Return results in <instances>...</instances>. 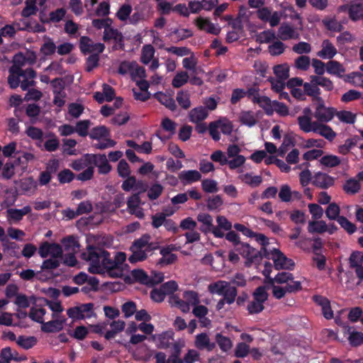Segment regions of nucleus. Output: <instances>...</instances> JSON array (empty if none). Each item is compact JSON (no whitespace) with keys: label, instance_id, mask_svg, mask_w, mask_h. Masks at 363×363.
<instances>
[{"label":"nucleus","instance_id":"f257e3e1","mask_svg":"<svg viewBox=\"0 0 363 363\" xmlns=\"http://www.w3.org/2000/svg\"><path fill=\"white\" fill-rule=\"evenodd\" d=\"M81 258L89 262L88 268L89 273L101 274L106 270L110 277H121V272H116V267L113 266L114 261L110 257V253L100 247L89 245L86 247V251L81 254Z\"/></svg>","mask_w":363,"mask_h":363},{"label":"nucleus","instance_id":"f03ea898","mask_svg":"<svg viewBox=\"0 0 363 363\" xmlns=\"http://www.w3.org/2000/svg\"><path fill=\"white\" fill-rule=\"evenodd\" d=\"M235 250L244 258L246 259L245 266L250 267L252 263L260 262V252L249 244L241 242Z\"/></svg>","mask_w":363,"mask_h":363},{"label":"nucleus","instance_id":"7ed1b4c3","mask_svg":"<svg viewBox=\"0 0 363 363\" xmlns=\"http://www.w3.org/2000/svg\"><path fill=\"white\" fill-rule=\"evenodd\" d=\"M86 158L88 163L98 167L100 174H107L112 169L105 154H86Z\"/></svg>","mask_w":363,"mask_h":363},{"label":"nucleus","instance_id":"20e7f679","mask_svg":"<svg viewBox=\"0 0 363 363\" xmlns=\"http://www.w3.org/2000/svg\"><path fill=\"white\" fill-rule=\"evenodd\" d=\"M271 259L274 262L276 269L293 270L295 266L294 262L286 257L279 250L274 248L272 250Z\"/></svg>","mask_w":363,"mask_h":363},{"label":"nucleus","instance_id":"39448f33","mask_svg":"<svg viewBox=\"0 0 363 363\" xmlns=\"http://www.w3.org/2000/svg\"><path fill=\"white\" fill-rule=\"evenodd\" d=\"M51 84L53 86V104L57 107H62L65 105V93L63 91L64 86L62 84V79L55 78L51 82Z\"/></svg>","mask_w":363,"mask_h":363},{"label":"nucleus","instance_id":"423d86ee","mask_svg":"<svg viewBox=\"0 0 363 363\" xmlns=\"http://www.w3.org/2000/svg\"><path fill=\"white\" fill-rule=\"evenodd\" d=\"M312 184L320 189H327L334 185L335 179L326 173L318 172L314 174Z\"/></svg>","mask_w":363,"mask_h":363},{"label":"nucleus","instance_id":"0eeeda50","mask_svg":"<svg viewBox=\"0 0 363 363\" xmlns=\"http://www.w3.org/2000/svg\"><path fill=\"white\" fill-rule=\"evenodd\" d=\"M194 346L199 350L212 352L216 347V343L211 341L207 333H201L196 335Z\"/></svg>","mask_w":363,"mask_h":363},{"label":"nucleus","instance_id":"6e6552de","mask_svg":"<svg viewBox=\"0 0 363 363\" xmlns=\"http://www.w3.org/2000/svg\"><path fill=\"white\" fill-rule=\"evenodd\" d=\"M54 320L48 322L42 323L41 330L44 333H52L60 332L63 329V325L66 322L65 317L53 318Z\"/></svg>","mask_w":363,"mask_h":363},{"label":"nucleus","instance_id":"1a4fd4ad","mask_svg":"<svg viewBox=\"0 0 363 363\" xmlns=\"http://www.w3.org/2000/svg\"><path fill=\"white\" fill-rule=\"evenodd\" d=\"M178 177L184 185H186L200 181L201 174L195 169L184 170L179 174Z\"/></svg>","mask_w":363,"mask_h":363},{"label":"nucleus","instance_id":"9d476101","mask_svg":"<svg viewBox=\"0 0 363 363\" xmlns=\"http://www.w3.org/2000/svg\"><path fill=\"white\" fill-rule=\"evenodd\" d=\"M174 332L167 330L158 335L157 337L153 336L155 340L157 341V347L159 349L166 350L171 345V341L174 340Z\"/></svg>","mask_w":363,"mask_h":363},{"label":"nucleus","instance_id":"9b49d317","mask_svg":"<svg viewBox=\"0 0 363 363\" xmlns=\"http://www.w3.org/2000/svg\"><path fill=\"white\" fill-rule=\"evenodd\" d=\"M313 299L317 304L322 307L323 316L326 319L330 320L333 318V311L330 307V302L326 297L315 295L313 296Z\"/></svg>","mask_w":363,"mask_h":363},{"label":"nucleus","instance_id":"f8f14e48","mask_svg":"<svg viewBox=\"0 0 363 363\" xmlns=\"http://www.w3.org/2000/svg\"><path fill=\"white\" fill-rule=\"evenodd\" d=\"M363 14V2L361 0H355L350 4V11L348 16L350 19L356 22L362 18Z\"/></svg>","mask_w":363,"mask_h":363},{"label":"nucleus","instance_id":"ddd939ff","mask_svg":"<svg viewBox=\"0 0 363 363\" xmlns=\"http://www.w3.org/2000/svg\"><path fill=\"white\" fill-rule=\"evenodd\" d=\"M337 51L333 43L328 40L325 39L322 43V49L318 51L317 55L323 59H332Z\"/></svg>","mask_w":363,"mask_h":363},{"label":"nucleus","instance_id":"4468645a","mask_svg":"<svg viewBox=\"0 0 363 363\" xmlns=\"http://www.w3.org/2000/svg\"><path fill=\"white\" fill-rule=\"evenodd\" d=\"M279 36L282 40H287L289 39H298L299 33L290 25L287 23H283L279 27Z\"/></svg>","mask_w":363,"mask_h":363},{"label":"nucleus","instance_id":"2eb2a0df","mask_svg":"<svg viewBox=\"0 0 363 363\" xmlns=\"http://www.w3.org/2000/svg\"><path fill=\"white\" fill-rule=\"evenodd\" d=\"M335 112L334 108L324 106L323 108L315 111L314 117L320 123H327L333 118Z\"/></svg>","mask_w":363,"mask_h":363},{"label":"nucleus","instance_id":"dca6fc26","mask_svg":"<svg viewBox=\"0 0 363 363\" xmlns=\"http://www.w3.org/2000/svg\"><path fill=\"white\" fill-rule=\"evenodd\" d=\"M154 97L166 108L172 111L177 110V104L173 97L162 91H158L155 94Z\"/></svg>","mask_w":363,"mask_h":363},{"label":"nucleus","instance_id":"f3484780","mask_svg":"<svg viewBox=\"0 0 363 363\" xmlns=\"http://www.w3.org/2000/svg\"><path fill=\"white\" fill-rule=\"evenodd\" d=\"M8 84L12 89H16L21 82L20 77H22V69L16 67H10L9 69Z\"/></svg>","mask_w":363,"mask_h":363},{"label":"nucleus","instance_id":"a211bd4d","mask_svg":"<svg viewBox=\"0 0 363 363\" xmlns=\"http://www.w3.org/2000/svg\"><path fill=\"white\" fill-rule=\"evenodd\" d=\"M208 116L207 109L201 106L191 109L189 113V121L194 123H198L205 120Z\"/></svg>","mask_w":363,"mask_h":363},{"label":"nucleus","instance_id":"6ab92c4d","mask_svg":"<svg viewBox=\"0 0 363 363\" xmlns=\"http://www.w3.org/2000/svg\"><path fill=\"white\" fill-rule=\"evenodd\" d=\"M345 68L338 61L330 60L326 64V72L332 75H335L339 78H342L345 72Z\"/></svg>","mask_w":363,"mask_h":363},{"label":"nucleus","instance_id":"aec40b11","mask_svg":"<svg viewBox=\"0 0 363 363\" xmlns=\"http://www.w3.org/2000/svg\"><path fill=\"white\" fill-rule=\"evenodd\" d=\"M104 40L107 41L109 40H114L116 43H117L121 49L124 47V38L121 32H119L117 29H114L110 28L108 29H106L104 33Z\"/></svg>","mask_w":363,"mask_h":363},{"label":"nucleus","instance_id":"412c9836","mask_svg":"<svg viewBox=\"0 0 363 363\" xmlns=\"http://www.w3.org/2000/svg\"><path fill=\"white\" fill-rule=\"evenodd\" d=\"M196 26L200 30H206L207 33L213 35H218L220 31V28H216L208 19L201 17L196 19Z\"/></svg>","mask_w":363,"mask_h":363},{"label":"nucleus","instance_id":"4be33fe9","mask_svg":"<svg viewBox=\"0 0 363 363\" xmlns=\"http://www.w3.org/2000/svg\"><path fill=\"white\" fill-rule=\"evenodd\" d=\"M252 102L254 104H257L261 108L264 110L265 113L267 116H272L274 113V110L272 108V103L270 99L267 96H255L252 99Z\"/></svg>","mask_w":363,"mask_h":363},{"label":"nucleus","instance_id":"5701e85b","mask_svg":"<svg viewBox=\"0 0 363 363\" xmlns=\"http://www.w3.org/2000/svg\"><path fill=\"white\" fill-rule=\"evenodd\" d=\"M310 78V82H304L303 87L304 89L305 95H307L313 99L317 95H320L321 91L318 87V84L314 82L315 75L311 76Z\"/></svg>","mask_w":363,"mask_h":363},{"label":"nucleus","instance_id":"b1692460","mask_svg":"<svg viewBox=\"0 0 363 363\" xmlns=\"http://www.w3.org/2000/svg\"><path fill=\"white\" fill-rule=\"evenodd\" d=\"M89 135L91 139L99 140L101 138H109L111 133L105 125H99L93 128Z\"/></svg>","mask_w":363,"mask_h":363},{"label":"nucleus","instance_id":"393cba45","mask_svg":"<svg viewBox=\"0 0 363 363\" xmlns=\"http://www.w3.org/2000/svg\"><path fill=\"white\" fill-rule=\"evenodd\" d=\"M239 179L245 184L252 188L259 186L263 182V179L260 175L252 176V173H245L240 175Z\"/></svg>","mask_w":363,"mask_h":363},{"label":"nucleus","instance_id":"a878e982","mask_svg":"<svg viewBox=\"0 0 363 363\" xmlns=\"http://www.w3.org/2000/svg\"><path fill=\"white\" fill-rule=\"evenodd\" d=\"M347 333L349 335L348 340L353 347H357L363 344V333L352 330V328L347 326Z\"/></svg>","mask_w":363,"mask_h":363},{"label":"nucleus","instance_id":"bb28decb","mask_svg":"<svg viewBox=\"0 0 363 363\" xmlns=\"http://www.w3.org/2000/svg\"><path fill=\"white\" fill-rule=\"evenodd\" d=\"M19 276L25 281H31L35 277L36 279L40 281H45L48 279V277L41 272V271H38L35 273L34 270L30 269L21 271Z\"/></svg>","mask_w":363,"mask_h":363},{"label":"nucleus","instance_id":"cd10ccee","mask_svg":"<svg viewBox=\"0 0 363 363\" xmlns=\"http://www.w3.org/2000/svg\"><path fill=\"white\" fill-rule=\"evenodd\" d=\"M155 52V50L152 45H145L141 51L140 62L144 65H148L153 59Z\"/></svg>","mask_w":363,"mask_h":363},{"label":"nucleus","instance_id":"c85d7f7f","mask_svg":"<svg viewBox=\"0 0 363 363\" xmlns=\"http://www.w3.org/2000/svg\"><path fill=\"white\" fill-rule=\"evenodd\" d=\"M215 340L220 350L223 352H228L233 347L232 340L221 333H216Z\"/></svg>","mask_w":363,"mask_h":363},{"label":"nucleus","instance_id":"c756f323","mask_svg":"<svg viewBox=\"0 0 363 363\" xmlns=\"http://www.w3.org/2000/svg\"><path fill=\"white\" fill-rule=\"evenodd\" d=\"M328 230V225L324 220L309 221L308 231L310 233H323Z\"/></svg>","mask_w":363,"mask_h":363},{"label":"nucleus","instance_id":"7c9ffc66","mask_svg":"<svg viewBox=\"0 0 363 363\" xmlns=\"http://www.w3.org/2000/svg\"><path fill=\"white\" fill-rule=\"evenodd\" d=\"M61 242L65 251L75 252L79 247V243L73 235L63 238Z\"/></svg>","mask_w":363,"mask_h":363},{"label":"nucleus","instance_id":"2f4dec72","mask_svg":"<svg viewBox=\"0 0 363 363\" xmlns=\"http://www.w3.org/2000/svg\"><path fill=\"white\" fill-rule=\"evenodd\" d=\"M361 189L359 182L355 179L351 178L346 181L343 186V190L350 194H355Z\"/></svg>","mask_w":363,"mask_h":363},{"label":"nucleus","instance_id":"473e14b6","mask_svg":"<svg viewBox=\"0 0 363 363\" xmlns=\"http://www.w3.org/2000/svg\"><path fill=\"white\" fill-rule=\"evenodd\" d=\"M16 342L21 347L25 350H29L37 344V339L33 336L26 337L20 335Z\"/></svg>","mask_w":363,"mask_h":363},{"label":"nucleus","instance_id":"72a5a7b5","mask_svg":"<svg viewBox=\"0 0 363 363\" xmlns=\"http://www.w3.org/2000/svg\"><path fill=\"white\" fill-rule=\"evenodd\" d=\"M238 295V290L236 286H232L228 282V286L225 289L223 294H222L223 298L225 301H227V303L230 305L235 302L236 296Z\"/></svg>","mask_w":363,"mask_h":363},{"label":"nucleus","instance_id":"f704fd0d","mask_svg":"<svg viewBox=\"0 0 363 363\" xmlns=\"http://www.w3.org/2000/svg\"><path fill=\"white\" fill-rule=\"evenodd\" d=\"M340 208L336 203H330L325 209L326 216L331 220H337L341 216H340Z\"/></svg>","mask_w":363,"mask_h":363},{"label":"nucleus","instance_id":"c9c22d12","mask_svg":"<svg viewBox=\"0 0 363 363\" xmlns=\"http://www.w3.org/2000/svg\"><path fill=\"white\" fill-rule=\"evenodd\" d=\"M21 361L24 358H17L12 352L11 347L3 348L0 353V363H10L11 360Z\"/></svg>","mask_w":363,"mask_h":363},{"label":"nucleus","instance_id":"e433bc0d","mask_svg":"<svg viewBox=\"0 0 363 363\" xmlns=\"http://www.w3.org/2000/svg\"><path fill=\"white\" fill-rule=\"evenodd\" d=\"M56 49L57 47L53 40L50 38H47L41 45L40 51L45 56H50L55 52Z\"/></svg>","mask_w":363,"mask_h":363},{"label":"nucleus","instance_id":"4c0bfd02","mask_svg":"<svg viewBox=\"0 0 363 363\" xmlns=\"http://www.w3.org/2000/svg\"><path fill=\"white\" fill-rule=\"evenodd\" d=\"M322 23L323 26L330 31L340 32L342 29V26L339 23L337 19L334 18H325L323 19Z\"/></svg>","mask_w":363,"mask_h":363},{"label":"nucleus","instance_id":"58836bf2","mask_svg":"<svg viewBox=\"0 0 363 363\" xmlns=\"http://www.w3.org/2000/svg\"><path fill=\"white\" fill-rule=\"evenodd\" d=\"M350 267L353 269H357L362 266L363 263V252L360 251H354L351 253L349 258Z\"/></svg>","mask_w":363,"mask_h":363},{"label":"nucleus","instance_id":"ea45409f","mask_svg":"<svg viewBox=\"0 0 363 363\" xmlns=\"http://www.w3.org/2000/svg\"><path fill=\"white\" fill-rule=\"evenodd\" d=\"M273 69L278 79L286 80L289 77V67L287 64L275 65Z\"/></svg>","mask_w":363,"mask_h":363},{"label":"nucleus","instance_id":"a19ab883","mask_svg":"<svg viewBox=\"0 0 363 363\" xmlns=\"http://www.w3.org/2000/svg\"><path fill=\"white\" fill-rule=\"evenodd\" d=\"M131 274L135 281L147 286L150 285L149 275L143 269H133Z\"/></svg>","mask_w":363,"mask_h":363},{"label":"nucleus","instance_id":"79ce46f5","mask_svg":"<svg viewBox=\"0 0 363 363\" xmlns=\"http://www.w3.org/2000/svg\"><path fill=\"white\" fill-rule=\"evenodd\" d=\"M228 286V281L219 280L208 286V290L211 294H216L222 296L223 291Z\"/></svg>","mask_w":363,"mask_h":363},{"label":"nucleus","instance_id":"37998d69","mask_svg":"<svg viewBox=\"0 0 363 363\" xmlns=\"http://www.w3.org/2000/svg\"><path fill=\"white\" fill-rule=\"evenodd\" d=\"M131 249L133 250V253L128 258V261L130 263L133 264L138 262H142L147 258V254L145 250L135 248Z\"/></svg>","mask_w":363,"mask_h":363},{"label":"nucleus","instance_id":"c03bdc74","mask_svg":"<svg viewBox=\"0 0 363 363\" xmlns=\"http://www.w3.org/2000/svg\"><path fill=\"white\" fill-rule=\"evenodd\" d=\"M189 76L186 72H180L174 76L172 84L174 88H180L189 81Z\"/></svg>","mask_w":363,"mask_h":363},{"label":"nucleus","instance_id":"a18cd8bd","mask_svg":"<svg viewBox=\"0 0 363 363\" xmlns=\"http://www.w3.org/2000/svg\"><path fill=\"white\" fill-rule=\"evenodd\" d=\"M201 188L206 193H216L218 191L217 182L211 179L202 180Z\"/></svg>","mask_w":363,"mask_h":363},{"label":"nucleus","instance_id":"49530a36","mask_svg":"<svg viewBox=\"0 0 363 363\" xmlns=\"http://www.w3.org/2000/svg\"><path fill=\"white\" fill-rule=\"evenodd\" d=\"M337 223L340 224L348 234L351 235L356 232L357 226L353 223L350 222L346 217L342 216L337 220Z\"/></svg>","mask_w":363,"mask_h":363},{"label":"nucleus","instance_id":"de8ad7c7","mask_svg":"<svg viewBox=\"0 0 363 363\" xmlns=\"http://www.w3.org/2000/svg\"><path fill=\"white\" fill-rule=\"evenodd\" d=\"M74 177L75 174L69 169H64L57 174V179L61 184L70 183Z\"/></svg>","mask_w":363,"mask_h":363},{"label":"nucleus","instance_id":"09e8293b","mask_svg":"<svg viewBox=\"0 0 363 363\" xmlns=\"http://www.w3.org/2000/svg\"><path fill=\"white\" fill-rule=\"evenodd\" d=\"M176 99L179 105L184 109H188L191 106L190 96L187 92L179 91L177 92Z\"/></svg>","mask_w":363,"mask_h":363},{"label":"nucleus","instance_id":"8fccbe9b","mask_svg":"<svg viewBox=\"0 0 363 363\" xmlns=\"http://www.w3.org/2000/svg\"><path fill=\"white\" fill-rule=\"evenodd\" d=\"M223 204V201L220 195L208 197L207 199V208L211 211L218 210Z\"/></svg>","mask_w":363,"mask_h":363},{"label":"nucleus","instance_id":"3c124183","mask_svg":"<svg viewBox=\"0 0 363 363\" xmlns=\"http://www.w3.org/2000/svg\"><path fill=\"white\" fill-rule=\"evenodd\" d=\"M132 10V6L130 4H123L117 11L116 16L120 21H125L130 18Z\"/></svg>","mask_w":363,"mask_h":363},{"label":"nucleus","instance_id":"603ef678","mask_svg":"<svg viewBox=\"0 0 363 363\" xmlns=\"http://www.w3.org/2000/svg\"><path fill=\"white\" fill-rule=\"evenodd\" d=\"M163 186L158 183L152 184L149 189H147V196L150 200L153 201L158 199L163 191Z\"/></svg>","mask_w":363,"mask_h":363},{"label":"nucleus","instance_id":"864d4df0","mask_svg":"<svg viewBox=\"0 0 363 363\" xmlns=\"http://www.w3.org/2000/svg\"><path fill=\"white\" fill-rule=\"evenodd\" d=\"M320 163L328 167H335L340 164V160L337 156L329 155L321 157Z\"/></svg>","mask_w":363,"mask_h":363},{"label":"nucleus","instance_id":"5fc2aeb1","mask_svg":"<svg viewBox=\"0 0 363 363\" xmlns=\"http://www.w3.org/2000/svg\"><path fill=\"white\" fill-rule=\"evenodd\" d=\"M268 296L269 295L266 291L265 286H258L252 294L253 299L263 304L268 299Z\"/></svg>","mask_w":363,"mask_h":363},{"label":"nucleus","instance_id":"6e6d98bb","mask_svg":"<svg viewBox=\"0 0 363 363\" xmlns=\"http://www.w3.org/2000/svg\"><path fill=\"white\" fill-rule=\"evenodd\" d=\"M61 260L55 259V258H49L45 259L41 265V270L50 272L52 269H55L58 268L60 265Z\"/></svg>","mask_w":363,"mask_h":363},{"label":"nucleus","instance_id":"4d7b16f0","mask_svg":"<svg viewBox=\"0 0 363 363\" xmlns=\"http://www.w3.org/2000/svg\"><path fill=\"white\" fill-rule=\"evenodd\" d=\"M314 82L327 91H331L334 89L333 83L329 78L315 75Z\"/></svg>","mask_w":363,"mask_h":363},{"label":"nucleus","instance_id":"13d9d810","mask_svg":"<svg viewBox=\"0 0 363 363\" xmlns=\"http://www.w3.org/2000/svg\"><path fill=\"white\" fill-rule=\"evenodd\" d=\"M240 122L249 127H252L257 123V121L251 111H242L240 116Z\"/></svg>","mask_w":363,"mask_h":363},{"label":"nucleus","instance_id":"bf43d9fd","mask_svg":"<svg viewBox=\"0 0 363 363\" xmlns=\"http://www.w3.org/2000/svg\"><path fill=\"white\" fill-rule=\"evenodd\" d=\"M286 46L282 42L277 40L268 47V50L271 55L277 56L282 54Z\"/></svg>","mask_w":363,"mask_h":363},{"label":"nucleus","instance_id":"052dcab7","mask_svg":"<svg viewBox=\"0 0 363 363\" xmlns=\"http://www.w3.org/2000/svg\"><path fill=\"white\" fill-rule=\"evenodd\" d=\"M91 122L89 120H84L78 121L76 124L75 132L82 137H85L88 135V130Z\"/></svg>","mask_w":363,"mask_h":363},{"label":"nucleus","instance_id":"680f3d73","mask_svg":"<svg viewBox=\"0 0 363 363\" xmlns=\"http://www.w3.org/2000/svg\"><path fill=\"white\" fill-rule=\"evenodd\" d=\"M117 172L118 176L122 178H126L130 174V169L128 163L123 159L121 160L117 166Z\"/></svg>","mask_w":363,"mask_h":363},{"label":"nucleus","instance_id":"e2e57ef3","mask_svg":"<svg viewBox=\"0 0 363 363\" xmlns=\"http://www.w3.org/2000/svg\"><path fill=\"white\" fill-rule=\"evenodd\" d=\"M295 66L298 69L306 71L310 67V57L301 55L295 60Z\"/></svg>","mask_w":363,"mask_h":363},{"label":"nucleus","instance_id":"0e129e2a","mask_svg":"<svg viewBox=\"0 0 363 363\" xmlns=\"http://www.w3.org/2000/svg\"><path fill=\"white\" fill-rule=\"evenodd\" d=\"M250 352V346L245 342H239L237 344L235 350V356L238 358H244Z\"/></svg>","mask_w":363,"mask_h":363},{"label":"nucleus","instance_id":"69168bd1","mask_svg":"<svg viewBox=\"0 0 363 363\" xmlns=\"http://www.w3.org/2000/svg\"><path fill=\"white\" fill-rule=\"evenodd\" d=\"M14 164L11 162H7L3 167L2 172L1 173V178L4 179H10L15 174Z\"/></svg>","mask_w":363,"mask_h":363},{"label":"nucleus","instance_id":"338daca9","mask_svg":"<svg viewBox=\"0 0 363 363\" xmlns=\"http://www.w3.org/2000/svg\"><path fill=\"white\" fill-rule=\"evenodd\" d=\"M264 309V304L256 301V300L253 299L252 301L249 302L247 306V310L250 315L257 314L261 313Z\"/></svg>","mask_w":363,"mask_h":363},{"label":"nucleus","instance_id":"774afa93","mask_svg":"<svg viewBox=\"0 0 363 363\" xmlns=\"http://www.w3.org/2000/svg\"><path fill=\"white\" fill-rule=\"evenodd\" d=\"M292 50L294 52L303 55V54H308L311 52V45L308 43L302 41L295 44L293 46Z\"/></svg>","mask_w":363,"mask_h":363}]
</instances>
